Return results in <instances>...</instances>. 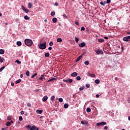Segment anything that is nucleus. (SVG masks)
<instances>
[{"mask_svg": "<svg viewBox=\"0 0 130 130\" xmlns=\"http://www.w3.org/2000/svg\"><path fill=\"white\" fill-rule=\"evenodd\" d=\"M24 43L25 45L27 46L30 47L33 44V42L31 40L28 39H26L24 40Z\"/></svg>", "mask_w": 130, "mask_h": 130, "instance_id": "f257e3e1", "label": "nucleus"}, {"mask_svg": "<svg viewBox=\"0 0 130 130\" xmlns=\"http://www.w3.org/2000/svg\"><path fill=\"white\" fill-rule=\"evenodd\" d=\"M46 44H47L46 42H44L43 43H40L38 45L39 48L42 50L45 49L47 47Z\"/></svg>", "mask_w": 130, "mask_h": 130, "instance_id": "f03ea898", "label": "nucleus"}, {"mask_svg": "<svg viewBox=\"0 0 130 130\" xmlns=\"http://www.w3.org/2000/svg\"><path fill=\"white\" fill-rule=\"evenodd\" d=\"M95 52H96V53L98 55H99V54L103 55L104 54L103 51L102 50H100V49H98V50H95Z\"/></svg>", "mask_w": 130, "mask_h": 130, "instance_id": "7ed1b4c3", "label": "nucleus"}, {"mask_svg": "<svg viewBox=\"0 0 130 130\" xmlns=\"http://www.w3.org/2000/svg\"><path fill=\"white\" fill-rule=\"evenodd\" d=\"M123 40L127 42L130 40V36H127V37H125L123 38Z\"/></svg>", "mask_w": 130, "mask_h": 130, "instance_id": "20e7f679", "label": "nucleus"}, {"mask_svg": "<svg viewBox=\"0 0 130 130\" xmlns=\"http://www.w3.org/2000/svg\"><path fill=\"white\" fill-rule=\"evenodd\" d=\"M22 9L23 10V11L24 12H25V13H27L29 12V10L27 9H26L25 7H24V6H21Z\"/></svg>", "mask_w": 130, "mask_h": 130, "instance_id": "39448f33", "label": "nucleus"}, {"mask_svg": "<svg viewBox=\"0 0 130 130\" xmlns=\"http://www.w3.org/2000/svg\"><path fill=\"white\" fill-rule=\"evenodd\" d=\"M107 123L105 121H102L101 123H97L96 126H100L101 125H106Z\"/></svg>", "mask_w": 130, "mask_h": 130, "instance_id": "423d86ee", "label": "nucleus"}, {"mask_svg": "<svg viewBox=\"0 0 130 130\" xmlns=\"http://www.w3.org/2000/svg\"><path fill=\"white\" fill-rule=\"evenodd\" d=\"M80 47L83 48L86 46V44L85 42H82L79 45Z\"/></svg>", "mask_w": 130, "mask_h": 130, "instance_id": "0eeeda50", "label": "nucleus"}, {"mask_svg": "<svg viewBox=\"0 0 130 130\" xmlns=\"http://www.w3.org/2000/svg\"><path fill=\"white\" fill-rule=\"evenodd\" d=\"M71 76L73 77H76L78 76V73L77 72H74L71 74Z\"/></svg>", "mask_w": 130, "mask_h": 130, "instance_id": "6e6552de", "label": "nucleus"}, {"mask_svg": "<svg viewBox=\"0 0 130 130\" xmlns=\"http://www.w3.org/2000/svg\"><path fill=\"white\" fill-rule=\"evenodd\" d=\"M44 79H45V75H42L39 78V80H41L42 81H43Z\"/></svg>", "mask_w": 130, "mask_h": 130, "instance_id": "1a4fd4ad", "label": "nucleus"}, {"mask_svg": "<svg viewBox=\"0 0 130 130\" xmlns=\"http://www.w3.org/2000/svg\"><path fill=\"white\" fill-rule=\"evenodd\" d=\"M47 99H48L47 95H45L44 97H43L42 101L43 102H45L47 101Z\"/></svg>", "mask_w": 130, "mask_h": 130, "instance_id": "9d476101", "label": "nucleus"}, {"mask_svg": "<svg viewBox=\"0 0 130 130\" xmlns=\"http://www.w3.org/2000/svg\"><path fill=\"white\" fill-rule=\"evenodd\" d=\"M39 128L36 126H34V125H32L31 128H30V130H38Z\"/></svg>", "mask_w": 130, "mask_h": 130, "instance_id": "9b49d317", "label": "nucleus"}, {"mask_svg": "<svg viewBox=\"0 0 130 130\" xmlns=\"http://www.w3.org/2000/svg\"><path fill=\"white\" fill-rule=\"evenodd\" d=\"M57 79V78H51V79H49V80L47 81L48 82H52V81H54Z\"/></svg>", "mask_w": 130, "mask_h": 130, "instance_id": "f8f14e48", "label": "nucleus"}, {"mask_svg": "<svg viewBox=\"0 0 130 130\" xmlns=\"http://www.w3.org/2000/svg\"><path fill=\"white\" fill-rule=\"evenodd\" d=\"M83 57L82 55H80L78 57L77 59L76 60V62L79 61Z\"/></svg>", "mask_w": 130, "mask_h": 130, "instance_id": "ddd939ff", "label": "nucleus"}, {"mask_svg": "<svg viewBox=\"0 0 130 130\" xmlns=\"http://www.w3.org/2000/svg\"><path fill=\"white\" fill-rule=\"evenodd\" d=\"M88 122L84 121V120H82L81 121V124L83 125H87L88 124Z\"/></svg>", "mask_w": 130, "mask_h": 130, "instance_id": "4468645a", "label": "nucleus"}, {"mask_svg": "<svg viewBox=\"0 0 130 130\" xmlns=\"http://www.w3.org/2000/svg\"><path fill=\"white\" fill-rule=\"evenodd\" d=\"M53 23H56L57 22V18H53L52 20Z\"/></svg>", "mask_w": 130, "mask_h": 130, "instance_id": "2eb2a0df", "label": "nucleus"}, {"mask_svg": "<svg viewBox=\"0 0 130 130\" xmlns=\"http://www.w3.org/2000/svg\"><path fill=\"white\" fill-rule=\"evenodd\" d=\"M37 113H39V114H41L42 113L43 110H37Z\"/></svg>", "mask_w": 130, "mask_h": 130, "instance_id": "dca6fc26", "label": "nucleus"}, {"mask_svg": "<svg viewBox=\"0 0 130 130\" xmlns=\"http://www.w3.org/2000/svg\"><path fill=\"white\" fill-rule=\"evenodd\" d=\"M5 50H4L3 49H0V54L3 55L5 54Z\"/></svg>", "mask_w": 130, "mask_h": 130, "instance_id": "f3484780", "label": "nucleus"}, {"mask_svg": "<svg viewBox=\"0 0 130 130\" xmlns=\"http://www.w3.org/2000/svg\"><path fill=\"white\" fill-rule=\"evenodd\" d=\"M106 1H105V2L102 1V2H100V4H101L102 6H105V5H106Z\"/></svg>", "mask_w": 130, "mask_h": 130, "instance_id": "a211bd4d", "label": "nucleus"}, {"mask_svg": "<svg viewBox=\"0 0 130 130\" xmlns=\"http://www.w3.org/2000/svg\"><path fill=\"white\" fill-rule=\"evenodd\" d=\"M49 56H50V54H49V53L47 52V53H46L45 54V57H49Z\"/></svg>", "mask_w": 130, "mask_h": 130, "instance_id": "6ab92c4d", "label": "nucleus"}, {"mask_svg": "<svg viewBox=\"0 0 130 130\" xmlns=\"http://www.w3.org/2000/svg\"><path fill=\"white\" fill-rule=\"evenodd\" d=\"M98 41L100 43H103L104 42V40L103 39H98Z\"/></svg>", "mask_w": 130, "mask_h": 130, "instance_id": "aec40b11", "label": "nucleus"}, {"mask_svg": "<svg viewBox=\"0 0 130 130\" xmlns=\"http://www.w3.org/2000/svg\"><path fill=\"white\" fill-rule=\"evenodd\" d=\"M62 41V40L61 38H58L57 39V42L58 43H61Z\"/></svg>", "mask_w": 130, "mask_h": 130, "instance_id": "412c9836", "label": "nucleus"}, {"mask_svg": "<svg viewBox=\"0 0 130 130\" xmlns=\"http://www.w3.org/2000/svg\"><path fill=\"white\" fill-rule=\"evenodd\" d=\"M17 45L18 46H20L22 45V43L20 41H18L17 42Z\"/></svg>", "mask_w": 130, "mask_h": 130, "instance_id": "4be33fe9", "label": "nucleus"}, {"mask_svg": "<svg viewBox=\"0 0 130 130\" xmlns=\"http://www.w3.org/2000/svg\"><path fill=\"white\" fill-rule=\"evenodd\" d=\"M63 107H64V109H68V108H69V105H68L67 104H65L63 105Z\"/></svg>", "mask_w": 130, "mask_h": 130, "instance_id": "5701e85b", "label": "nucleus"}, {"mask_svg": "<svg viewBox=\"0 0 130 130\" xmlns=\"http://www.w3.org/2000/svg\"><path fill=\"white\" fill-rule=\"evenodd\" d=\"M89 76L92 78H94L95 75L94 74H89Z\"/></svg>", "mask_w": 130, "mask_h": 130, "instance_id": "b1692460", "label": "nucleus"}, {"mask_svg": "<svg viewBox=\"0 0 130 130\" xmlns=\"http://www.w3.org/2000/svg\"><path fill=\"white\" fill-rule=\"evenodd\" d=\"M31 7H32V4H31V3H28V9H31Z\"/></svg>", "mask_w": 130, "mask_h": 130, "instance_id": "393cba45", "label": "nucleus"}, {"mask_svg": "<svg viewBox=\"0 0 130 130\" xmlns=\"http://www.w3.org/2000/svg\"><path fill=\"white\" fill-rule=\"evenodd\" d=\"M24 18L26 21H27V20H29V19H30V18L28 17V16L27 15L25 16Z\"/></svg>", "mask_w": 130, "mask_h": 130, "instance_id": "a878e982", "label": "nucleus"}, {"mask_svg": "<svg viewBox=\"0 0 130 130\" xmlns=\"http://www.w3.org/2000/svg\"><path fill=\"white\" fill-rule=\"evenodd\" d=\"M86 112H87V113L90 112H91V109H90V108H87V109H86Z\"/></svg>", "mask_w": 130, "mask_h": 130, "instance_id": "bb28decb", "label": "nucleus"}, {"mask_svg": "<svg viewBox=\"0 0 130 130\" xmlns=\"http://www.w3.org/2000/svg\"><path fill=\"white\" fill-rule=\"evenodd\" d=\"M94 82L96 84H99L100 83V81L99 80V79H95Z\"/></svg>", "mask_w": 130, "mask_h": 130, "instance_id": "cd10ccee", "label": "nucleus"}, {"mask_svg": "<svg viewBox=\"0 0 130 130\" xmlns=\"http://www.w3.org/2000/svg\"><path fill=\"white\" fill-rule=\"evenodd\" d=\"M6 68V67L5 66H3L2 67V68H0V72L3 71V70H4Z\"/></svg>", "mask_w": 130, "mask_h": 130, "instance_id": "c85d7f7f", "label": "nucleus"}, {"mask_svg": "<svg viewBox=\"0 0 130 130\" xmlns=\"http://www.w3.org/2000/svg\"><path fill=\"white\" fill-rule=\"evenodd\" d=\"M25 74L27 77H29L30 75V73L28 71H27Z\"/></svg>", "mask_w": 130, "mask_h": 130, "instance_id": "c756f323", "label": "nucleus"}, {"mask_svg": "<svg viewBox=\"0 0 130 130\" xmlns=\"http://www.w3.org/2000/svg\"><path fill=\"white\" fill-rule=\"evenodd\" d=\"M55 99V96L53 95V96H52L51 98V101H54Z\"/></svg>", "mask_w": 130, "mask_h": 130, "instance_id": "7c9ffc66", "label": "nucleus"}, {"mask_svg": "<svg viewBox=\"0 0 130 130\" xmlns=\"http://www.w3.org/2000/svg\"><path fill=\"white\" fill-rule=\"evenodd\" d=\"M21 79H18L17 81H16L15 82V84H18L19 83L21 82Z\"/></svg>", "mask_w": 130, "mask_h": 130, "instance_id": "2f4dec72", "label": "nucleus"}, {"mask_svg": "<svg viewBox=\"0 0 130 130\" xmlns=\"http://www.w3.org/2000/svg\"><path fill=\"white\" fill-rule=\"evenodd\" d=\"M15 62H17V63H18V64H21V62L20 61H19L18 60H16L15 61Z\"/></svg>", "mask_w": 130, "mask_h": 130, "instance_id": "473e14b6", "label": "nucleus"}, {"mask_svg": "<svg viewBox=\"0 0 130 130\" xmlns=\"http://www.w3.org/2000/svg\"><path fill=\"white\" fill-rule=\"evenodd\" d=\"M76 80L78 81H80L81 80V77L79 76L76 77Z\"/></svg>", "mask_w": 130, "mask_h": 130, "instance_id": "72a5a7b5", "label": "nucleus"}, {"mask_svg": "<svg viewBox=\"0 0 130 130\" xmlns=\"http://www.w3.org/2000/svg\"><path fill=\"white\" fill-rule=\"evenodd\" d=\"M84 64L86 65V66H88L89 65V62L88 61H85L84 62Z\"/></svg>", "mask_w": 130, "mask_h": 130, "instance_id": "f704fd0d", "label": "nucleus"}, {"mask_svg": "<svg viewBox=\"0 0 130 130\" xmlns=\"http://www.w3.org/2000/svg\"><path fill=\"white\" fill-rule=\"evenodd\" d=\"M6 125H7V126H10V125H11V122L8 121V122H7Z\"/></svg>", "mask_w": 130, "mask_h": 130, "instance_id": "c9c22d12", "label": "nucleus"}, {"mask_svg": "<svg viewBox=\"0 0 130 130\" xmlns=\"http://www.w3.org/2000/svg\"><path fill=\"white\" fill-rule=\"evenodd\" d=\"M37 76V73H35L34 75L31 76V78H34Z\"/></svg>", "mask_w": 130, "mask_h": 130, "instance_id": "e433bc0d", "label": "nucleus"}, {"mask_svg": "<svg viewBox=\"0 0 130 130\" xmlns=\"http://www.w3.org/2000/svg\"><path fill=\"white\" fill-rule=\"evenodd\" d=\"M26 128H29L30 130V128H31L32 127L30 125H29L26 126Z\"/></svg>", "mask_w": 130, "mask_h": 130, "instance_id": "4c0bfd02", "label": "nucleus"}, {"mask_svg": "<svg viewBox=\"0 0 130 130\" xmlns=\"http://www.w3.org/2000/svg\"><path fill=\"white\" fill-rule=\"evenodd\" d=\"M75 41H76V43H78V42H79V39H78V38H77V37H75Z\"/></svg>", "mask_w": 130, "mask_h": 130, "instance_id": "58836bf2", "label": "nucleus"}, {"mask_svg": "<svg viewBox=\"0 0 130 130\" xmlns=\"http://www.w3.org/2000/svg\"><path fill=\"white\" fill-rule=\"evenodd\" d=\"M51 15L52 16H54L55 15V12H52Z\"/></svg>", "mask_w": 130, "mask_h": 130, "instance_id": "ea45409f", "label": "nucleus"}, {"mask_svg": "<svg viewBox=\"0 0 130 130\" xmlns=\"http://www.w3.org/2000/svg\"><path fill=\"white\" fill-rule=\"evenodd\" d=\"M58 101L60 103L62 102H63V99L62 98H59L58 99Z\"/></svg>", "mask_w": 130, "mask_h": 130, "instance_id": "a19ab883", "label": "nucleus"}, {"mask_svg": "<svg viewBox=\"0 0 130 130\" xmlns=\"http://www.w3.org/2000/svg\"><path fill=\"white\" fill-rule=\"evenodd\" d=\"M75 24L76 25H77V26H79V22L77 21H76L75 22Z\"/></svg>", "mask_w": 130, "mask_h": 130, "instance_id": "79ce46f5", "label": "nucleus"}, {"mask_svg": "<svg viewBox=\"0 0 130 130\" xmlns=\"http://www.w3.org/2000/svg\"><path fill=\"white\" fill-rule=\"evenodd\" d=\"M72 82H73V79H69L68 83H72Z\"/></svg>", "mask_w": 130, "mask_h": 130, "instance_id": "37998d69", "label": "nucleus"}, {"mask_svg": "<svg viewBox=\"0 0 130 130\" xmlns=\"http://www.w3.org/2000/svg\"><path fill=\"white\" fill-rule=\"evenodd\" d=\"M63 82H69V80L68 79H63Z\"/></svg>", "mask_w": 130, "mask_h": 130, "instance_id": "c03bdc74", "label": "nucleus"}, {"mask_svg": "<svg viewBox=\"0 0 130 130\" xmlns=\"http://www.w3.org/2000/svg\"><path fill=\"white\" fill-rule=\"evenodd\" d=\"M4 60H5V59L4 58H1L0 59V62H1V63L3 62Z\"/></svg>", "mask_w": 130, "mask_h": 130, "instance_id": "a18cd8bd", "label": "nucleus"}, {"mask_svg": "<svg viewBox=\"0 0 130 130\" xmlns=\"http://www.w3.org/2000/svg\"><path fill=\"white\" fill-rule=\"evenodd\" d=\"M53 45V42H50L49 43V46H52Z\"/></svg>", "mask_w": 130, "mask_h": 130, "instance_id": "49530a36", "label": "nucleus"}, {"mask_svg": "<svg viewBox=\"0 0 130 130\" xmlns=\"http://www.w3.org/2000/svg\"><path fill=\"white\" fill-rule=\"evenodd\" d=\"M19 120L20 121L23 120V118H22V116H20V117H19Z\"/></svg>", "mask_w": 130, "mask_h": 130, "instance_id": "de8ad7c7", "label": "nucleus"}, {"mask_svg": "<svg viewBox=\"0 0 130 130\" xmlns=\"http://www.w3.org/2000/svg\"><path fill=\"white\" fill-rule=\"evenodd\" d=\"M110 3H111V0H107L106 4H110Z\"/></svg>", "mask_w": 130, "mask_h": 130, "instance_id": "09e8293b", "label": "nucleus"}, {"mask_svg": "<svg viewBox=\"0 0 130 130\" xmlns=\"http://www.w3.org/2000/svg\"><path fill=\"white\" fill-rule=\"evenodd\" d=\"M7 119L8 120H11L12 119V117L11 116H8Z\"/></svg>", "mask_w": 130, "mask_h": 130, "instance_id": "8fccbe9b", "label": "nucleus"}, {"mask_svg": "<svg viewBox=\"0 0 130 130\" xmlns=\"http://www.w3.org/2000/svg\"><path fill=\"white\" fill-rule=\"evenodd\" d=\"M80 91H82L84 90V88L83 87H81L79 88Z\"/></svg>", "mask_w": 130, "mask_h": 130, "instance_id": "3c124183", "label": "nucleus"}, {"mask_svg": "<svg viewBox=\"0 0 130 130\" xmlns=\"http://www.w3.org/2000/svg\"><path fill=\"white\" fill-rule=\"evenodd\" d=\"M104 129L108 130V127L107 126H105V127H104Z\"/></svg>", "mask_w": 130, "mask_h": 130, "instance_id": "603ef678", "label": "nucleus"}, {"mask_svg": "<svg viewBox=\"0 0 130 130\" xmlns=\"http://www.w3.org/2000/svg\"><path fill=\"white\" fill-rule=\"evenodd\" d=\"M63 17H64V18H66V19L68 18V16H67V15H66V14H63Z\"/></svg>", "mask_w": 130, "mask_h": 130, "instance_id": "864d4df0", "label": "nucleus"}, {"mask_svg": "<svg viewBox=\"0 0 130 130\" xmlns=\"http://www.w3.org/2000/svg\"><path fill=\"white\" fill-rule=\"evenodd\" d=\"M85 87L87 88H89L90 87V85L88 84H87L85 85Z\"/></svg>", "mask_w": 130, "mask_h": 130, "instance_id": "5fc2aeb1", "label": "nucleus"}, {"mask_svg": "<svg viewBox=\"0 0 130 130\" xmlns=\"http://www.w3.org/2000/svg\"><path fill=\"white\" fill-rule=\"evenodd\" d=\"M85 27H81V31H85Z\"/></svg>", "mask_w": 130, "mask_h": 130, "instance_id": "6e6d98bb", "label": "nucleus"}, {"mask_svg": "<svg viewBox=\"0 0 130 130\" xmlns=\"http://www.w3.org/2000/svg\"><path fill=\"white\" fill-rule=\"evenodd\" d=\"M127 102L130 104V97H129L127 99Z\"/></svg>", "mask_w": 130, "mask_h": 130, "instance_id": "4d7b16f0", "label": "nucleus"}, {"mask_svg": "<svg viewBox=\"0 0 130 130\" xmlns=\"http://www.w3.org/2000/svg\"><path fill=\"white\" fill-rule=\"evenodd\" d=\"M27 106H28V107H30L31 106V105L30 104H29V103H28V104H27Z\"/></svg>", "mask_w": 130, "mask_h": 130, "instance_id": "13d9d810", "label": "nucleus"}, {"mask_svg": "<svg viewBox=\"0 0 130 130\" xmlns=\"http://www.w3.org/2000/svg\"><path fill=\"white\" fill-rule=\"evenodd\" d=\"M54 6H58V3H57V2H55V3H54Z\"/></svg>", "mask_w": 130, "mask_h": 130, "instance_id": "bf43d9fd", "label": "nucleus"}, {"mask_svg": "<svg viewBox=\"0 0 130 130\" xmlns=\"http://www.w3.org/2000/svg\"><path fill=\"white\" fill-rule=\"evenodd\" d=\"M20 114H21V115H23L24 114V112L23 111H21L20 112Z\"/></svg>", "mask_w": 130, "mask_h": 130, "instance_id": "052dcab7", "label": "nucleus"}, {"mask_svg": "<svg viewBox=\"0 0 130 130\" xmlns=\"http://www.w3.org/2000/svg\"><path fill=\"white\" fill-rule=\"evenodd\" d=\"M52 49V47H49L48 50H49V51L51 50Z\"/></svg>", "mask_w": 130, "mask_h": 130, "instance_id": "680f3d73", "label": "nucleus"}, {"mask_svg": "<svg viewBox=\"0 0 130 130\" xmlns=\"http://www.w3.org/2000/svg\"><path fill=\"white\" fill-rule=\"evenodd\" d=\"M95 97H96V98H99V94H96Z\"/></svg>", "mask_w": 130, "mask_h": 130, "instance_id": "e2e57ef3", "label": "nucleus"}, {"mask_svg": "<svg viewBox=\"0 0 130 130\" xmlns=\"http://www.w3.org/2000/svg\"><path fill=\"white\" fill-rule=\"evenodd\" d=\"M118 80V77H115V81H117Z\"/></svg>", "mask_w": 130, "mask_h": 130, "instance_id": "0e129e2a", "label": "nucleus"}, {"mask_svg": "<svg viewBox=\"0 0 130 130\" xmlns=\"http://www.w3.org/2000/svg\"><path fill=\"white\" fill-rule=\"evenodd\" d=\"M23 77V74H20V78H22Z\"/></svg>", "mask_w": 130, "mask_h": 130, "instance_id": "69168bd1", "label": "nucleus"}, {"mask_svg": "<svg viewBox=\"0 0 130 130\" xmlns=\"http://www.w3.org/2000/svg\"><path fill=\"white\" fill-rule=\"evenodd\" d=\"M11 86H14V83H11Z\"/></svg>", "mask_w": 130, "mask_h": 130, "instance_id": "338daca9", "label": "nucleus"}, {"mask_svg": "<svg viewBox=\"0 0 130 130\" xmlns=\"http://www.w3.org/2000/svg\"><path fill=\"white\" fill-rule=\"evenodd\" d=\"M104 39H105L106 40H107V39H108V38L106 37H104Z\"/></svg>", "mask_w": 130, "mask_h": 130, "instance_id": "774afa93", "label": "nucleus"}]
</instances>
